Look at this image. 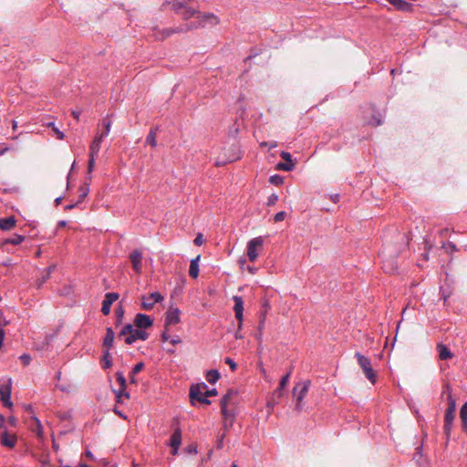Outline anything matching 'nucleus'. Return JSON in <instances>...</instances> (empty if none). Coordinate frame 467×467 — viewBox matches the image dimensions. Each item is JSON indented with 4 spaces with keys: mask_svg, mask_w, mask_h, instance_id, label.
<instances>
[{
    "mask_svg": "<svg viewBox=\"0 0 467 467\" xmlns=\"http://www.w3.org/2000/svg\"><path fill=\"white\" fill-rule=\"evenodd\" d=\"M442 396H446L447 400V408L444 415V431L449 435L456 415V400L449 385L444 386Z\"/></svg>",
    "mask_w": 467,
    "mask_h": 467,
    "instance_id": "f257e3e1",
    "label": "nucleus"
},
{
    "mask_svg": "<svg viewBox=\"0 0 467 467\" xmlns=\"http://www.w3.org/2000/svg\"><path fill=\"white\" fill-rule=\"evenodd\" d=\"M119 337H123L124 341L130 345L137 340H146L149 337V334L142 329L138 328L134 325H125L119 334Z\"/></svg>",
    "mask_w": 467,
    "mask_h": 467,
    "instance_id": "f03ea898",
    "label": "nucleus"
},
{
    "mask_svg": "<svg viewBox=\"0 0 467 467\" xmlns=\"http://www.w3.org/2000/svg\"><path fill=\"white\" fill-rule=\"evenodd\" d=\"M310 384V380L299 381L293 388L292 395L296 400V410L297 411L302 410L303 400L309 390Z\"/></svg>",
    "mask_w": 467,
    "mask_h": 467,
    "instance_id": "7ed1b4c3",
    "label": "nucleus"
},
{
    "mask_svg": "<svg viewBox=\"0 0 467 467\" xmlns=\"http://www.w3.org/2000/svg\"><path fill=\"white\" fill-rule=\"evenodd\" d=\"M219 23L216 16L211 13L199 14L195 20L186 26V30H192L198 27H204L206 26H215Z\"/></svg>",
    "mask_w": 467,
    "mask_h": 467,
    "instance_id": "20e7f679",
    "label": "nucleus"
},
{
    "mask_svg": "<svg viewBox=\"0 0 467 467\" xmlns=\"http://www.w3.org/2000/svg\"><path fill=\"white\" fill-rule=\"evenodd\" d=\"M355 357L366 378L374 384L377 380V375L373 370L370 359L358 352L355 354Z\"/></svg>",
    "mask_w": 467,
    "mask_h": 467,
    "instance_id": "39448f33",
    "label": "nucleus"
},
{
    "mask_svg": "<svg viewBox=\"0 0 467 467\" xmlns=\"http://www.w3.org/2000/svg\"><path fill=\"white\" fill-rule=\"evenodd\" d=\"M264 238L262 236L251 239L247 243V256L250 262H254L263 249Z\"/></svg>",
    "mask_w": 467,
    "mask_h": 467,
    "instance_id": "423d86ee",
    "label": "nucleus"
},
{
    "mask_svg": "<svg viewBox=\"0 0 467 467\" xmlns=\"http://www.w3.org/2000/svg\"><path fill=\"white\" fill-rule=\"evenodd\" d=\"M11 388L12 380L8 379L5 383L0 384V397L5 406L11 408L13 403L11 401Z\"/></svg>",
    "mask_w": 467,
    "mask_h": 467,
    "instance_id": "0eeeda50",
    "label": "nucleus"
},
{
    "mask_svg": "<svg viewBox=\"0 0 467 467\" xmlns=\"http://www.w3.org/2000/svg\"><path fill=\"white\" fill-rule=\"evenodd\" d=\"M162 300L163 296L159 292H154L141 297V306L145 310H150L156 303L161 302Z\"/></svg>",
    "mask_w": 467,
    "mask_h": 467,
    "instance_id": "6e6552de",
    "label": "nucleus"
},
{
    "mask_svg": "<svg viewBox=\"0 0 467 467\" xmlns=\"http://www.w3.org/2000/svg\"><path fill=\"white\" fill-rule=\"evenodd\" d=\"M129 258L131 263L133 271L137 275H140L142 272V253L138 249L133 250L130 254Z\"/></svg>",
    "mask_w": 467,
    "mask_h": 467,
    "instance_id": "1a4fd4ad",
    "label": "nucleus"
},
{
    "mask_svg": "<svg viewBox=\"0 0 467 467\" xmlns=\"http://www.w3.org/2000/svg\"><path fill=\"white\" fill-rule=\"evenodd\" d=\"M234 302V310L235 314V318L238 321V330L242 328L243 326V318H244V301L241 296H234L233 297Z\"/></svg>",
    "mask_w": 467,
    "mask_h": 467,
    "instance_id": "9d476101",
    "label": "nucleus"
},
{
    "mask_svg": "<svg viewBox=\"0 0 467 467\" xmlns=\"http://www.w3.org/2000/svg\"><path fill=\"white\" fill-rule=\"evenodd\" d=\"M173 9L184 20H188V19L192 18L195 15V13H196L194 8L186 6L182 3H175V4H173Z\"/></svg>",
    "mask_w": 467,
    "mask_h": 467,
    "instance_id": "9b49d317",
    "label": "nucleus"
},
{
    "mask_svg": "<svg viewBox=\"0 0 467 467\" xmlns=\"http://www.w3.org/2000/svg\"><path fill=\"white\" fill-rule=\"evenodd\" d=\"M180 315L181 311L177 307H171L166 313L165 327L178 324L181 320Z\"/></svg>",
    "mask_w": 467,
    "mask_h": 467,
    "instance_id": "f8f14e48",
    "label": "nucleus"
},
{
    "mask_svg": "<svg viewBox=\"0 0 467 467\" xmlns=\"http://www.w3.org/2000/svg\"><path fill=\"white\" fill-rule=\"evenodd\" d=\"M152 319L145 314H137L134 318V326L140 329H146L152 326Z\"/></svg>",
    "mask_w": 467,
    "mask_h": 467,
    "instance_id": "ddd939ff",
    "label": "nucleus"
},
{
    "mask_svg": "<svg viewBox=\"0 0 467 467\" xmlns=\"http://www.w3.org/2000/svg\"><path fill=\"white\" fill-rule=\"evenodd\" d=\"M231 150L233 151L231 154L225 155L223 158H218L215 161V165L216 166H223L228 162H233V161L240 159L238 148L236 146H233L231 148Z\"/></svg>",
    "mask_w": 467,
    "mask_h": 467,
    "instance_id": "4468645a",
    "label": "nucleus"
},
{
    "mask_svg": "<svg viewBox=\"0 0 467 467\" xmlns=\"http://www.w3.org/2000/svg\"><path fill=\"white\" fill-rule=\"evenodd\" d=\"M236 391L233 389H229L227 393L221 399L220 406L221 407H228V408H235L236 405Z\"/></svg>",
    "mask_w": 467,
    "mask_h": 467,
    "instance_id": "2eb2a0df",
    "label": "nucleus"
},
{
    "mask_svg": "<svg viewBox=\"0 0 467 467\" xmlns=\"http://www.w3.org/2000/svg\"><path fill=\"white\" fill-rule=\"evenodd\" d=\"M119 294L117 293H108L105 296V298L102 303L101 311L105 316H108L110 313L111 305L118 300Z\"/></svg>",
    "mask_w": 467,
    "mask_h": 467,
    "instance_id": "dca6fc26",
    "label": "nucleus"
},
{
    "mask_svg": "<svg viewBox=\"0 0 467 467\" xmlns=\"http://www.w3.org/2000/svg\"><path fill=\"white\" fill-rule=\"evenodd\" d=\"M181 443H182V431H181V429L179 427H177L174 430V431L171 437L170 443H169L173 451V454L177 453V451H178Z\"/></svg>",
    "mask_w": 467,
    "mask_h": 467,
    "instance_id": "f3484780",
    "label": "nucleus"
},
{
    "mask_svg": "<svg viewBox=\"0 0 467 467\" xmlns=\"http://www.w3.org/2000/svg\"><path fill=\"white\" fill-rule=\"evenodd\" d=\"M17 437L15 434H10L7 431H4L1 435V444L7 448H14L16 444Z\"/></svg>",
    "mask_w": 467,
    "mask_h": 467,
    "instance_id": "a211bd4d",
    "label": "nucleus"
},
{
    "mask_svg": "<svg viewBox=\"0 0 467 467\" xmlns=\"http://www.w3.org/2000/svg\"><path fill=\"white\" fill-rule=\"evenodd\" d=\"M387 1L399 11L411 12L413 10L412 4H410L405 0H387Z\"/></svg>",
    "mask_w": 467,
    "mask_h": 467,
    "instance_id": "6ab92c4d",
    "label": "nucleus"
},
{
    "mask_svg": "<svg viewBox=\"0 0 467 467\" xmlns=\"http://www.w3.org/2000/svg\"><path fill=\"white\" fill-rule=\"evenodd\" d=\"M207 389L204 383L197 384L191 387L190 396L192 400H198V398L204 396L203 390Z\"/></svg>",
    "mask_w": 467,
    "mask_h": 467,
    "instance_id": "aec40b11",
    "label": "nucleus"
},
{
    "mask_svg": "<svg viewBox=\"0 0 467 467\" xmlns=\"http://www.w3.org/2000/svg\"><path fill=\"white\" fill-rule=\"evenodd\" d=\"M186 31H187L186 26L185 27L180 26L177 28H166V29H163L161 32H160V36H156V39L163 40L166 37L171 36L172 34L182 33V32H186Z\"/></svg>",
    "mask_w": 467,
    "mask_h": 467,
    "instance_id": "412c9836",
    "label": "nucleus"
},
{
    "mask_svg": "<svg viewBox=\"0 0 467 467\" xmlns=\"http://www.w3.org/2000/svg\"><path fill=\"white\" fill-rule=\"evenodd\" d=\"M103 140V134H99L94 138L89 146V155L96 156L99 152L100 144Z\"/></svg>",
    "mask_w": 467,
    "mask_h": 467,
    "instance_id": "4be33fe9",
    "label": "nucleus"
},
{
    "mask_svg": "<svg viewBox=\"0 0 467 467\" xmlns=\"http://www.w3.org/2000/svg\"><path fill=\"white\" fill-rule=\"evenodd\" d=\"M291 376V370L287 372L279 382L278 388L275 390L274 395L276 396V398H281L283 396V389L287 386L289 382V379Z\"/></svg>",
    "mask_w": 467,
    "mask_h": 467,
    "instance_id": "5701e85b",
    "label": "nucleus"
},
{
    "mask_svg": "<svg viewBox=\"0 0 467 467\" xmlns=\"http://www.w3.org/2000/svg\"><path fill=\"white\" fill-rule=\"evenodd\" d=\"M16 226V219L14 216L0 219V228L4 231H8Z\"/></svg>",
    "mask_w": 467,
    "mask_h": 467,
    "instance_id": "b1692460",
    "label": "nucleus"
},
{
    "mask_svg": "<svg viewBox=\"0 0 467 467\" xmlns=\"http://www.w3.org/2000/svg\"><path fill=\"white\" fill-rule=\"evenodd\" d=\"M115 334L111 327H108L106 330V336L103 340V347L109 350V348L113 346Z\"/></svg>",
    "mask_w": 467,
    "mask_h": 467,
    "instance_id": "393cba45",
    "label": "nucleus"
},
{
    "mask_svg": "<svg viewBox=\"0 0 467 467\" xmlns=\"http://www.w3.org/2000/svg\"><path fill=\"white\" fill-rule=\"evenodd\" d=\"M437 348L439 350V358L441 360L450 359L453 357V354L445 345L440 343L438 344Z\"/></svg>",
    "mask_w": 467,
    "mask_h": 467,
    "instance_id": "a878e982",
    "label": "nucleus"
},
{
    "mask_svg": "<svg viewBox=\"0 0 467 467\" xmlns=\"http://www.w3.org/2000/svg\"><path fill=\"white\" fill-rule=\"evenodd\" d=\"M199 260L200 255L196 256L194 259L191 261L190 264V269H189V275L192 278H197L199 275Z\"/></svg>",
    "mask_w": 467,
    "mask_h": 467,
    "instance_id": "bb28decb",
    "label": "nucleus"
},
{
    "mask_svg": "<svg viewBox=\"0 0 467 467\" xmlns=\"http://www.w3.org/2000/svg\"><path fill=\"white\" fill-rule=\"evenodd\" d=\"M55 265H50L48 268L46 269V272L43 275V276L36 280V285L37 288L42 287V285L47 282V280L49 279L51 272L55 269Z\"/></svg>",
    "mask_w": 467,
    "mask_h": 467,
    "instance_id": "cd10ccee",
    "label": "nucleus"
},
{
    "mask_svg": "<svg viewBox=\"0 0 467 467\" xmlns=\"http://www.w3.org/2000/svg\"><path fill=\"white\" fill-rule=\"evenodd\" d=\"M223 420H235V408L221 407Z\"/></svg>",
    "mask_w": 467,
    "mask_h": 467,
    "instance_id": "c85d7f7f",
    "label": "nucleus"
},
{
    "mask_svg": "<svg viewBox=\"0 0 467 467\" xmlns=\"http://www.w3.org/2000/svg\"><path fill=\"white\" fill-rule=\"evenodd\" d=\"M157 130H158L157 128L151 129L146 138V142L153 148L156 147V145H157V141H156Z\"/></svg>",
    "mask_w": 467,
    "mask_h": 467,
    "instance_id": "c756f323",
    "label": "nucleus"
},
{
    "mask_svg": "<svg viewBox=\"0 0 467 467\" xmlns=\"http://www.w3.org/2000/svg\"><path fill=\"white\" fill-rule=\"evenodd\" d=\"M460 417L462 422L463 431H467V402H465L460 411Z\"/></svg>",
    "mask_w": 467,
    "mask_h": 467,
    "instance_id": "7c9ffc66",
    "label": "nucleus"
},
{
    "mask_svg": "<svg viewBox=\"0 0 467 467\" xmlns=\"http://www.w3.org/2000/svg\"><path fill=\"white\" fill-rule=\"evenodd\" d=\"M220 378V373L216 369H211L206 374V379L209 383L214 384Z\"/></svg>",
    "mask_w": 467,
    "mask_h": 467,
    "instance_id": "2f4dec72",
    "label": "nucleus"
},
{
    "mask_svg": "<svg viewBox=\"0 0 467 467\" xmlns=\"http://www.w3.org/2000/svg\"><path fill=\"white\" fill-rule=\"evenodd\" d=\"M295 169V163L294 162H279L276 165V170L279 171H291Z\"/></svg>",
    "mask_w": 467,
    "mask_h": 467,
    "instance_id": "473e14b6",
    "label": "nucleus"
},
{
    "mask_svg": "<svg viewBox=\"0 0 467 467\" xmlns=\"http://www.w3.org/2000/svg\"><path fill=\"white\" fill-rule=\"evenodd\" d=\"M102 362H103V368H109L112 366L111 355H110L109 349H106L104 351Z\"/></svg>",
    "mask_w": 467,
    "mask_h": 467,
    "instance_id": "72a5a7b5",
    "label": "nucleus"
},
{
    "mask_svg": "<svg viewBox=\"0 0 467 467\" xmlns=\"http://www.w3.org/2000/svg\"><path fill=\"white\" fill-rule=\"evenodd\" d=\"M95 157L96 156H92V155H89V160H88V176L87 177V181L90 182L91 181V172L94 169V166H95Z\"/></svg>",
    "mask_w": 467,
    "mask_h": 467,
    "instance_id": "f704fd0d",
    "label": "nucleus"
},
{
    "mask_svg": "<svg viewBox=\"0 0 467 467\" xmlns=\"http://www.w3.org/2000/svg\"><path fill=\"white\" fill-rule=\"evenodd\" d=\"M116 379H117V381L119 383L120 387H121V391H124L127 388V383H126V379L123 375V373L121 372H117L116 373Z\"/></svg>",
    "mask_w": 467,
    "mask_h": 467,
    "instance_id": "c9c22d12",
    "label": "nucleus"
},
{
    "mask_svg": "<svg viewBox=\"0 0 467 467\" xmlns=\"http://www.w3.org/2000/svg\"><path fill=\"white\" fill-rule=\"evenodd\" d=\"M33 420H34V421L36 423V427L34 429V431L36 433V435L38 437L41 438L43 436V426H42L40 420L37 418L34 417Z\"/></svg>",
    "mask_w": 467,
    "mask_h": 467,
    "instance_id": "e433bc0d",
    "label": "nucleus"
},
{
    "mask_svg": "<svg viewBox=\"0 0 467 467\" xmlns=\"http://www.w3.org/2000/svg\"><path fill=\"white\" fill-rule=\"evenodd\" d=\"M89 192L88 182L85 183L79 188V198L84 200Z\"/></svg>",
    "mask_w": 467,
    "mask_h": 467,
    "instance_id": "4c0bfd02",
    "label": "nucleus"
},
{
    "mask_svg": "<svg viewBox=\"0 0 467 467\" xmlns=\"http://www.w3.org/2000/svg\"><path fill=\"white\" fill-rule=\"evenodd\" d=\"M102 123H103L105 130L101 134H103V138H104V137L108 136L110 131L111 121L109 119H104Z\"/></svg>",
    "mask_w": 467,
    "mask_h": 467,
    "instance_id": "58836bf2",
    "label": "nucleus"
},
{
    "mask_svg": "<svg viewBox=\"0 0 467 467\" xmlns=\"http://www.w3.org/2000/svg\"><path fill=\"white\" fill-rule=\"evenodd\" d=\"M269 181L274 185H281L284 182V180L280 175H273L270 177Z\"/></svg>",
    "mask_w": 467,
    "mask_h": 467,
    "instance_id": "ea45409f",
    "label": "nucleus"
},
{
    "mask_svg": "<svg viewBox=\"0 0 467 467\" xmlns=\"http://www.w3.org/2000/svg\"><path fill=\"white\" fill-rule=\"evenodd\" d=\"M24 240V236L16 234L13 238L9 239L7 243L16 245L21 244Z\"/></svg>",
    "mask_w": 467,
    "mask_h": 467,
    "instance_id": "a19ab883",
    "label": "nucleus"
},
{
    "mask_svg": "<svg viewBox=\"0 0 467 467\" xmlns=\"http://www.w3.org/2000/svg\"><path fill=\"white\" fill-rule=\"evenodd\" d=\"M235 420H223V428L225 431H228L234 423Z\"/></svg>",
    "mask_w": 467,
    "mask_h": 467,
    "instance_id": "79ce46f5",
    "label": "nucleus"
},
{
    "mask_svg": "<svg viewBox=\"0 0 467 467\" xmlns=\"http://www.w3.org/2000/svg\"><path fill=\"white\" fill-rule=\"evenodd\" d=\"M143 368H144V363H142V362H139V363H137V364L133 367L132 371H131V374H133V375L138 374L139 372H140V371L143 369Z\"/></svg>",
    "mask_w": 467,
    "mask_h": 467,
    "instance_id": "37998d69",
    "label": "nucleus"
},
{
    "mask_svg": "<svg viewBox=\"0 0 467 467\" xmlns=\"http://www.w3.org/2000/svg\"><path fill=\"white\" fill-rule=\"evenodd\" d=\"M115 394H116V398H117V401L119 402L120 401V398L122 396L126 397V398H130V395L128 392H126V389L124 391H121V387L119 388V389L118 391H115Z\"/></svg>",
    "mask_w": 467,
    "mask_h": 467,
    "instance_id": "c03bdc74",
    "label": "nucleus"
},
{
    "mask_svg": "<svg viewBox=\"0 0 467 467\" xmlns=\"http://www.w3.org/2000/svg\"><path fill=\"white\" fill-rule=\"evenodd\" d=\"M195 245H202L204 243V238L202 234H198L193 241Z\"/></svg>",
    "mask_w": 467,
    "mask_h": 467,
    "instance_id": "a18cd8bd",
    "label": "nucleus"
},
{
    "mask_svg": "<svg viewBox=\"0 0 467 467\" xmlns=\"http://www.w3.org/2000/svg\"><path fill=\"white\" fill-rule=\"evenodd\" d=\"M280 156L283 160H285L286 162H293L292 155L289 152L282 151L280 153Z\"/></svg>",
    "mask_w": 467,
    "mask_h": 467,
    "instance_id": "49530a36",
    "label": "nucleus"
},
{
    "mask_svg": "<svg viewBox=\"0 0 467 467\" xmlns=\"http://www.w3.org/2000/svg\"><path fill=\"white\" fill-rule=\"evenodd\" d=\"M285 215L286 214L285 212H279L275 215L274 220L275 223L282 222L285 218Z\"/></svg>",
    "mask_w": 467,
    "mask_h": 467,
    "instance_id": "de8ad7c7",
    "label": "nucleus"
},
{
    "mask_svg": "<svg viewBox=\"0 0 467 467\" xmlns=\"http://www.w3.org/2000/svg\"><path fill=\"white\" fill-rule=\"evenodd\" d=\"M225 363H226L227 365H229V367L231 368V369H232L233 371H234V370L236 369V363H235L232 358H225Z\"/></svg>",
    "mask_w": 467,
    "mask_h": 467,
    "instance_id": "09e8293b",
    "label": "nucleus"
},
{
    "mask_svg": "<svg viewBox=\"0 0 467 467\" xmlns=\"http://www.w3.org/2000/svg\"><path fill=\"white\" fill-rule=\"evenodd\" d=\"M115 313H116L118 321L120 322L123 317V315H124V310L122 309V307H119L118 309L115 310Z\"/></svg>",
    "mask_w": 467,
    "mask_h": 467,
    "instance_id": "8fccbe9b",
    "label": "nucleus"
},
{
    "mask_svg": "<svg viewBox=\"0 0 467 467\" xmlns=\"http://www.w3.org/2000/svg\"><path fill=\"white\" fill-rule=\"evenodd\" d=\"M53 131L57 135V138L58 140L64 139V137H65L64 133L61 130H59L57 127H53Z\"/></svg>",
    "mask_w": 467,
    "mask_h": 467,
    "instance_id": "3c124183",
    "label": "nucleus"
},
{
    "mask_svg": "<svg viewBox=\"0 0 467 467\" xmlns=\"http://www.w3.org/2000/svg\"><path fill=\"white\" fill-rule=\"evenodd\" d=\"M278 200V196L276 194H271L268 198V205L275 204Z\"/></svg>",
    "mask_w": 467,
    "mask_h": 467,
    "instance_id": "603ef678",
    "label": "nucleus"
},
{
    "mask_svg": "<svg viewBox=\"0 0 467 467\" xmlns=\"http://www.w3.org/2000/svg\"><path fill=\"white\" fill-rule=\"evenodd\" d=\"M161 338H162L163 341L171 340V337H170L169 332H168V327H165L164 331L161 334Z\"/></svg>",
    "mask_w": 467,
    "mask_h": 467,
    "instance_id": "864d4df0",
    "label": "nucleus"
},
{
    "mask_svg": "<svg viewBox=\"0 0 467 467\" xmlns=\"http://www.w3.org/2000/svg\"><path fill=\"white\" fill-rule=\"evenodd\" d=\"M21 360L23 361V363L25 365H27L29 364L30 360H31V358L29 355H26V354H24L20 357Z\"/></svg>",
    "mask_w": 467,
    "mask_h": 467,
    "instance_id": "5fc2aeb1",
    "label": "nucleus"
},
{
    "mask_svg": "<svg viewBox=\"0 0 467 467\" xmlns=\"http://www.w3.org/2000/svg\"><path fill=\"white\" fill-rule=\"evenodd\" d=\"M171 344H172L173 346L179 344L182 342V339L179 336H175L173 337H171V340H170Z\"/></svg>",
    "mask_w": 467,
    "mask_h": 467,
    "instance_id": "6e6d98bb",
    "label": "nucleus"
},
{
    "mask_svg": "<svg viewBox=\"0 0 467 467\" xmlns=\"http://www.w3.org/2000/svg\"><path fill=\"white\" fill-rule=\"evenodd\" d=\"M204 390H205V392H204L205 397L215 396L217 394V391L215 389H213L211 390H208V389H204Z\"/></svg>",
    "mask_w": 467,
    "mask_h": 467,
    "instance_id": "4d7b16f0",
    "label": "nucleus"
},
{
    "mask_svg": "<svg viewBox=\"0 0 467 467\" xmlns=\"http://www.w3.org/2000/svg\"><path fill=\"white\" fill-rule=\"evenodd\" d=\"M444 248L450 249L451 252L457 250L456 245L453 243H448L446 245H444Z\"/></svg>",
    "mask_w": 467,
    "mask_h": 467,
    "instance_id": "13d9d810",
    "label": "nucleus"
},
{
    "mask_svg": "<svg viewBox=\"0 0 467 467\" xmlns=\"http://www.w3.org/2000/svg\"><path fill=\"white\" fill-rule=\"evenodd\" d=\"M224 437H225V434L223 433V434L219 438V440H218V441H217V448H218V449H221V448L223 447V439H224Z\"/></svg>",
    "mask_w": 467,
    "mask_h": 467,
    "instance_id": "bf43d9fd",
    "label": "nucleus"
},
{
    "mask_svg": "<svg viewBox=\"0 0 467 467\" xmlns=\"http://www.w3.org/2000/svg\"><path fill=\"white\" fill-rule=\"evenodd\" d=\"M5 417L2 414H0V431L5 429Z\"/></svg>",
    "mask_w": 467,
    "mask_h": 467,
    "instance_id": "052dcab7",
    "label": "nucleus"
},
{
    "mask_svg": "<svg viewBox=\"0 0 467 467\" xmlns=\"http://www.w3.org/2000/svg\"><path fill=\"white\" fill-rule=\"evenodd\" d=\"M198 401H200V402H202V403H204V404H210V400H207V399L205 398V396H204V397L202 396V397H201V398H198Z\"/></svg>",
    "mask_w": 467,
    "mask_h": 467,
    "instance_id": "680f3d73",
    "label": "nucleus"
},
{
    "mask_svg": "<svg viewBox=\"0 0 467 467\" xmlns=\"http://www.w3.org/2000/svg\"><path fill=\"white\" fill-rule=\"evenodd\" d=\"M8 421H9L10 425H12V426H16V420L14 417H10L8 419Z\"/></svg>",
    "mask_w": 467,
    "mask_h": 467,
    "instance_id": "e2e57ef3",
    "label": "nucleus"
},
{
    "mask_svg": "<svg viewBox=\"0 0 467 467\" xmlns=\"http://www.w3.org/2000/svg\"><path fill=\"white\" fill-rule=\"evenodd\" d=\"M5 332H0V348L3 347Z\"/></svg>",
    "mask_w": 467,
    "mask_h": 467,
    "instance_id": "0e129e2a",
    "label": "nucleus"
},
{
    "mask_svg": "<svg viewBox=\"0 0 467 467\" xmlns=\"http://www.w3.org/2000/svg\"><path fill=\"white\" fill-rule=\"evenodd\" d=\"M8 150V148H0V156L4 155Z\"/></svg>",
    "mask_w": 467,
    "mask_h": 467,
    "instance_id": "69168bd1",
    "label": "nucleus"
},
{
    "mask_svg": "<svg viewBox=\"0 0 467 467\" xmlns=\"http://www.w3.org/2000/svg\"><path fill=\"white\" fill-rule=\"evenodd\" d=\"M62 202V197H57L55 200L56 205H59Z\"/></svg>",
    "mask_w": 467,
    "mask_h": 467,
    "instance_id": "338daca9",
    "label": "nucleus"
},
{
    "mask_svg": "<svg viewBox=\"0 0 467 467\" xmlns=\"http://www.w3.org/2000/svg\"><path fill=\"white\" fill-rule=\"evenodd\" d=\"M72 115H73V117H74L76 119H78V118H79V113H78V112H77V111H72Z\"/></svg>",
    "mask_w": 467,
    "mask_h": 467,
    "instance_id": "774afa93",
    "label": "nucleus"
}]
</instances>
